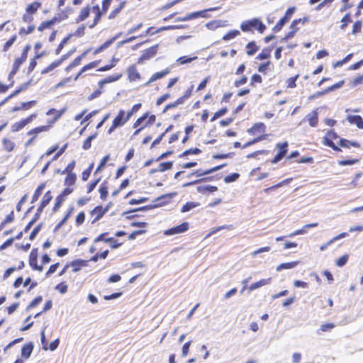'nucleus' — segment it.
Listing matches in <instances>:
<instances>
[{"label":"nucleus","instance_id":"1","mask_svg":"<svg viewBox=\"0 0 363 363\" xmlns=\"http://www.w3.org/2000/svg\"><path fill=\"white\" fill-rule=\"evenodd\" d=\"M240 29L243 32H252L254 30L263 33L266 30V26L257 18H253L242 21L240 23Z\"/></svg>","mask_w":363,"mask_h":363},{"label":"nucleus","instance_id":"2","mask_svg":"<svg viewBox=\"0 0 363 363\" xmlns=\"http://www.w3.org/2000/svg\"><path fill=\"white\" fill-rule=\"evenodd\" d=\"M123 110H120L117 116L113 119V124L108 130V133H111L116 128L123 125L129 118L125 116Z\"/></svg>","mask_w":363,"mask_h":363},{"label":"nucleus","instance_id":"3","mask_svg":"<svg viewBox=\"0 0 363 363\" xmlns=\"http://www.w3.org/2000/svg\"><path fill=\"white\" fill-rule=\"evenodd\" d=\"M28 50H29V47H26L21 53V56L20 57H18L17 59H16V60L13 63V69L9 75V79L12 78L16 74V73L18 72L20 66L21 65V64L27 58V53H28Z\"/></svg>","mask_w":363,"mask_h":363},{"label":"nucleus","instance_id":"4","mask_svg":"<svg viewBox=\"0 0 363 363\" xmlns=\"http://www.w3.org/2000/svg\"><path fill=\"white\" fill-rule=\"evenodd\" d=\"M37 117V114L36 113H33V114H31L29 117L25 118V119H23L18 122H16L15 123H13L12 125H11V131L12 132H17L20 130H21L22 128H23L27 124L30 123L34 118H35Z\"/></svg>","mask_w":363,"mask_h":363},{"label":"nucleus","instance_id":"5","mask_svg":"<svg viewBox=\"0 0 363 363\" xmlns=\"http://www.w3.org/2000/svg\"><path fill=\"white\" fill-rule=\"evenodd\" d=\"M189 224L187 222H184L177 226L172 228L164 231V234L166 235H173L175 234L183 233L188 230Z\"/></svg>","mask_w":363,"mask_h":363},{"label":"nucleus","instance_id":"6","mask_svg":"<svg viewBox=\"0 0 363 363\" xmlns=\"http://www.w3.org/2000/svg\"><path fill=\"white\" fill-rule=\"evenodd\" d=\"M307 120L309 123V125L311 127H316L318 123V108L312 111L309 113H308L305 118L301 121L300 124L304 121Z\"/></svg>","mask_w":363,"mask_h":363},{"label":"nucleus","instance_id":"7","mask_svg":"<svg viewBox=\"0 0 363 363\" xmlns=\"http://www.w3.org/2000/svg\"><path fill=\"white\" fill-rule=\"evenodd\" d=\"M156 47H150L143 51L141 57L138 59V63H142L145 60H150L156 54Z\"/></svg>","mask_w":363,"mask_h":363},{"label":"nucleus","instance_id":"8","mask_svg":"<svg viewBox=\"0 0 363 363\" xmlns=\"http://www.w3.org/2000/svg\"><path fill=\"white\" fill-rule=\"evenodd\" d=\"M272 282V278L269 277L267 279H262L258 281L252 283L249 287L248 290L249 291H252L254 290H256L260 287H262L266 285L270 284Z\"/></svg>","mask_w":363,"mask_h":363},{"label":"nucleus","instance_id":"9","mask_svg":"<svg viewBox=\"0 0 363 363\" xmlns=\"http://www.w3.org/2000/svg\"><path fill=\"white\" fill-rule=\"evenodd\" d=\"M109 206H107L106 208H103L102 206H96L92 211L91 214L93 216H96L95 218L93 220L92 223H94L99 220L108 210Z\"/></svg>","mask_w":363,"mask_h":363},{"label":"nucleus","instance_id":"10","mask_svg":"<svg viewBox=\"0 0 363 363\" xmlns=\"http://www.w3.org/2000/svg\"><path fill=\"white\" fill-rule=\"evenodd\" d=\"M121 76H122L121 74H117L107 77L106 78H105L103 80H101L99 82V88L102 89L105 84L111 83V82H114L118 80L121 77Z\"/></svg>","mask_w":363,"mask_h":363},{"label":"nucleus","instance_id":"11","mask_svg":"<svg viewBox=\"0 0 363 363\" xmlns=\"http://www.w3.org/2000/svg\"><path fill=\"white\" fill-rule=\"evenodd\" d=\"M302 21L301 18L294 20L292 21L291 26H290V31L288 32V33L286 35L285 38H293L294 34L296 33V31L298 30V28L297 27V25Z\"/></svg>","mask_w":363,"mask_h":363},{"label":"nucleus","instance_id":"12","mask_svg":"<svg viewBox=\"0 0 363 363\" xmlns=\"http://www.w3.org/2000/svg\"><path fill=\"white\" fill-rule=\"evenodd\" d=\"M347 120L352 124H355L357 127L363 129V118L360 116H347Z\"/></svg>","mask_w":363,"mask_h":363},{"label":"nucleus","instance_id":"13","mask_svg":"<svg viewBox=\"0 0 363 363\" xmlns=\"http://www.w3.org/2000/svg\"><path fill=\"white\" fill-rule=\"evenodd\" d=\"M33 345L32 343L24 345L21 349V357L25 359H28L32 353Z\"/></svg>","mask_w":363,"mask_h":363},{"label":"nucleus","instance_id":"14","mask_svg":"<svg viewBox=\"0 0 363 363\" xmlns=\"http://www.w3.org/2000/svg\"><path fill=\"white\" fill-rule=\"evenodd\" d=\"M216 9H217V8H211L208 9H205V10H202L200 11H196V12L191 13L189 14V16L190 20H193V19H195V18H197L199 17L206 18L207 17V16L206 15V12L215 11Z\"/></svg>","mask_w":363,"mask_h":363},{"label":"nucleus","instance_id":"15","mask_svg":"<svg viewBox=\"0 0 363 363\" xmlns=\"http://www.w3.org/2000/svg\"><path fill=\"white\" fill-rule=\"evenodd\" d=\"M128 78L130 81H136L140 79V76L135 65L130 66L128 69Z\"/></svg>","mask_w":363,"mask_h":363},{"label":"nucleus","instance_id":"16","mask_svg":"<svg viewBox=\"0 0 363 363\" xmlns=\"http://www.w3.org/2000/svg\"><path fill=\"white\" fill-rule=\"evenodd\" d=\"M169 72H170L169 69H166L162 72H156L150 77V80L147 82L146 84L149 85L152 82L164 77L166 74L169 73Z\"/></svg>","mask_w":363,"mask_h":363},{"label":"nucleus","instance_id":"17","mask_svg":"<svg viewBox=\"0 0 363 363\" xmlns=\"http://www.w3.org/2000/svg\"><path fill=\"white\" fill-rule=\"evenodd\" d=\"M64 112V109L61 111H57L54 108L50 109L48 111L46 112V115L50 116L54 114L55 116L52 120L48 121V123H54L59 118H60V116L63 114Z\"/></svg>","mask_w":363,"mask_h":363},{"label":"nucleus","instance_id":"18","mask_svg":"<svg viewBox=\"0 0 363 363\" xmlns=\"http://www.w3.org/2000/svg\"><path fill=\"white\" fill-rule=\"evenodd\" d=\"M50 129V125H42L37 128H35L30 131L28 132V135H33L34 138L39 133L42 132H47Z\"/></svg>","mask_w":363,"mask_h":363},{"label":"nucleus","instance_id":"19","mask_svg":"<svg viewBox=\"0 0 363 363\" xmlns=\"http://www.w3.org/2000/svg\"><path fill=\"white\" fill-rule=\"evenodd\" d=\"M298 261L282 263L277 267L276 270L277 272H280L283 269H293V268L296 267L298 265Z\"/></svg>","mask_w":363,"mask_h":363},{"label":"nucleus","instance_id":"20","mask_svg":"<svg viewBox=\"0 0 363 363\" xmlns=\"http://www.w3.org/2000/svg\"><path fill=\"white\" fill-rule=\"evenodd\" d=\"M36 254H34V250H33L30 253V266L34 269H36L38 271H43V267L42 266H38L37 264V257H36Z\"/></svg>","mask_w":363,"mask_h":363},{"label":"nucleus","instance_id":"21","mask_svg":"<svg viewBox=\"0 0 363 363\" xmlns=\"http://www.w3.org/2000/svg\"><path fill=\"white\" fill-rule=\"evenodd\" d=\"M86 265V261H85V260H76V261H74L71 264V266L72 267L73 272H77L78 271L80 270V269L82 267H84Z\"/></svg>","mask_w":363,"mask_h":363},{"label":"nucleus","instance_id":"22","mask_svg":"<svg viewBox=\"0 0 363 363\" xmlns=\"http://www.w3.org/2000/svg\"><path fill=\"white\" fill-rule=\"evenodd\" d=\"M138 37L133 36V37H130L126 39H122V40H119L117 43L122 45V44L133 43H134V45H140L143 43V42L138 41Z\"/></svg>","mask_w":363,"mask_h":363},{"label":"nucleus","instance_id":"23","mask_svg":"<svg viewBox=\"0 0 363 363\" xmlns=\"http://www.w3.org/2000/svg\"><path fill=\"white\" fill-rule=\"evenodd\" d=\"M217 190L218 188L216 186L211 185L199 186L197 187V191L201 194H205L207 191L214 192L216 191Z\"/></svg>","mask_w":363,"mask_h":363},{"label":"nucleus","instance_id":"24","mask_svg":"<svg viewBox=\"0 0 363 363\" xmlns=\"http://www.w3.org/2000/svg\"><path fill=\"white\" fill-rule=\"evenodd\" d=\"M224 165L217 166V167H213L212 169H208L207 171H205V172H203L201 169H198V170L196 171V177H201V176H203V175H206V174L213 173L214 172H216V171L220 169Z\"/></svg>","mask_w":363,"mask_h":363},{"label":"nucleus","instance_id":"25","mask_svg":"<svg viewBox=\"0 0 363 363\" xmlns=\"http://www.w3.org/2000/svg\"><path fill=\"white\" fill-rule=\"evenodd\" d=\"M34 104H35V101H30L28 102L22 103L21 106L13 107L12 109V111L15 112V111H20L21 109H28Z\"/></svg>","mask_w":363,"mask_h":363},{"label":"nucleus","instance_id":"26","mask_svg":"<svg viewBox=\"0 0 363 363\" xmlns=\"http://www.w3.org/2000/svg\"><path fill=\"white\" fill-rule=\"evenodd\" d=\"M240 35V32L238 30H231L228 33L223 36V39L224 40H229L235 38Z\"/></svg>","mask_w":363,"mask_h":363},{"label":"nucleus","instance_id":"27","mask_svg":"<svg viewBox=\"0 0 363 363\" xmlns=\"http://www.w3.org/2000/svg\"><path fill=\"white\" fill-rule=\"evenodd\" d=\"M224 22L222 21H213L206 23V26L210 30H214L217 28L224 26Z\"/></svg>","mask_w":363,"mask_h":363},{"label":"nucleus","instance_id":"28","mask_svg":"<svg viewBox=\"0 0 363 363\" xmlns=\"http://www.w3.org/2000/svg\"><path fill=\"white\" fill-rule=\"evenodd\" d=\"M199 206V203H197V202H187L186 204H184L182 206V208L181 209V211L182 213L188 212L190 210H191L194 208H196V207H197Z\"/></svg>","mask_w":363,"mask_h":363},{"label":"nucleus","instance_id":"29","mask_svg":"<svg viewBox=\"0 0 363 363\" xmlns=\"http://www.w3.org/2000/svg\"><path fill=\"white\" fill-rule=\"evenodd\" d=\"M45 184H42L38 186L37 189L35 190V191L33 196L32 202H35L38 199V198L42 194L43 191L45 189Z\"/></svg>","mask_w":363,"mask_h":363},{"label":"nucleus","instance_id":"30","mask_svg":"<svg viewBox=\"0 0 363 363\" xmlns=\"http://www.w3.org/2000/svg\"><path fill=\"white\" fill-rule=\"evenodd\" d=\"M343 84H344V81H341V82H338V83H337V84H334V85L327 88L324 91H323L321 92H318L316 94V96H320V95H322L323 94H325V93H328L329 91H332L336 89H338V88L341 87L343 85Z\"/></svg>","mask_w":363,"mask_h":363},{"label":"nucleus","instance_id":"31","mask_svg":"<svg viewBox=\"0 0 363 363\" xmlns=\"http://www.w3.org/2000/svg\"><path fill=\"white\" fill-rule=\"evenodd\" d=\"M352 56H353L352 53L347 55L343 60L334 62L333 65V67L334 68H336V67L342 66L343 65L348 62L351 60Z\"/></svg>","mask_w":363,"mask_h":363},{"label":"nucleus","instance_id":"32","mask_svg":"<svg viewBox=\"0 0 363 363\" xmlns=\"http://www.w3.org/2000/svg\"><path fill=\"white\" fill-rule=\"evenodd\" d=\"M96 65H97V62H90V63L87 64L86 65L82 67V69H81V71L79 72V73L76 76L74 79L77 80L83 72L96 67Z\"/></svg>","mask_w":363,"mask_h":363},{"label":"nucleus","instance_id":"33","mask_svg":"<svg viewBox=\"0 0 363 363\" xmlns=\"http://www.w3.org/2000/svg\"><path fill=\"white\" fill-rule=\"evenodd\" d=\"M97 133L89 136L86 140L84 142L82 148L85 150L90 149L91 146V141L96 138Z\"/></svg>","mask_w":363,"mask_h":363},{"label":"nucleus","instance_id":"34","mask_svg":"<svg viewBox=\"0 0 363 363\" xmlns=\"http://www.w3.org/2000/svg\"><path fill=\"white\" fill-rule=\"evenodd\" d=\"M40 4L39 2L35 1L30 4L26 8V12L29 13H34L37 11V10L40 7Z\"/></svg>","mask_w":363,"mask_h":363},{"label":"nucleus","instance_id":"35","mask_svg":"<svg viewBox=\"0 0 363 363\" xmlns=\"http://www.w3.org/2000/svg\"><path fill=\"white\" fill-rule=\"evenodd\" d=\"M77 177L74 174L69 173L65 179V184L67 186H72L75 184Z\"/></svg>","mask_w":363,"mask_h":363},{"label":"nucleus","instance_id":"36","mask_svg":"<svg viewBox=\"0 0 363 363\" xmlns=\"http://www.w3.org/2000/svg\"><path fill=\"white\" fill-rule=\"evenodd\" d=\"M59 343H60V340H59V339H56L55 340H54L53 342H52L49 345V346H48L47 345H43V349L44 350H51V351H54V350H55L57 348V347H58V345H59Z\"/></svg>","mask_w":363,"mask_h":363},{"label":"nucleus","instance_id":"37","mask_svg":"<svg viewBox=\"0 0 363 363\" xmlns=\"http://www.w3.org/2000/svg\"><path fill=\"white\" fill-rule=\"evenodd\" d=\"M340 145L342 147H349L350 145L355 147H359V145L357 142H351V141L344 140V139H341L340 140Z\"/></svg>","mask_w":363,"mask_h":363},{"label":"nucleus","instance_id":"38","mask_svg":"<svg viewBox=\"0 0 363 363\" xmlns=\"http://www.w3.org/2000/svg\"><path fill=\"white\" fill-rule=\"evenodd\" d=\"M172 167V162H162L160 163L157 168V170H158L160 172H162L165 170L170 169Z\"/></svg>","mask_w":363,"mask_h":363},{"label":"nucleus","instance_id":"39","mask_svg":"<svg viewBox=\"0 0 363 363\" xmlns=\"http://www.w3.org/2000/svg\"><path fill=\"white\" fill-rule=\"evenodd\" d=\"M264 130H265V126H264V123H256L255 125H254L253 127L250 130H248V132L249 133L256 132V131L264 132Z\"/></svg>","mask_w":363,"mask_h":363},{"label":"nucleus","instance_id":"40","mask_svg":"<svg viewBox=\"0 0 363 363\" xmlns=\"http://www.w3.org/2000/svg\"><path fill=\"white\" fill-rule=\"evenodd\" d=\"M323 143L324 145L330 147L334 150H340V149L335 145V143L333 142V140H331L330 138L325 137L323 138Z\"/></svg>","mask_w":363,"mask_h":363},{"label":"nucleus","instance_id":"41","mask_svg":"<svg viewBox=\"0 0 363 363\" xmlns=\"http://www.w3.org/2000/svg\"><path fill=\"white\" fill-rule=\"evenodd\" d=\"M147 117L148 113H147L142 116L141 117H140L139 118H138L137 121L133 124V128H136L139 126L141 127L142 125H143V122L147 118Z\"/></svg>","mask_w":363,"mask_h":363},{"label":"nucleus","instance_id":"42","mask_svg":"<svg viewBox=\"0 0 363 363\" xmlns=\"http://www.w3.org/2000/svg\"><path fill=\"white\" fill-rule=\"evenodd\" d=\"M3 144L4 148L9 152L13 150L15 146L14 143L11 140L6 138L3 140Z\"/></svg>","mask_w":363,"mask_h":363},{"label":"nucleus","instance_id":"43","mask_svg":"<svg viewBox=\"0 0 363 363\" xmlns=\"http://www.w3.org/2000/svg\"><path fill=\"white\" fill-rule=\"evenodd\" d=\"M240 177V174L238 173H233L232 174L228 175L224 178V182L225 183H230L235 182Z\"/></svg>","mask_w":363,"mask_h":363},{"label":"nucleus","instance_id":"44","mask_svg":"<svg viewBox=\"0 0 363 363\" xmlns=\"http://www.w3.org/2000/svg\"><path fill=\"white\" fill-rule=\"evenodd\" d=\"M347 260H348V255H345L339 257L336 260L335 264L338 267H343L344 265L346 264Z\"/></svg>","mask_w":363,"mask_h":363},{"label":"nucleus","instance_id":"45","mask_svg":"<svg viewBox=\"0 0 363 363\" xmlns=\"http://www.w3.org/2000/svg\"><path fill=\"white\" fill-rule=\"evenodd\" d=\"M196 59H197L196 56H194V57H187L186 56H183V57H179L177 60V62H179L182 65H184V64H186V63L191 62L193 60H195Z\"/></svg>","mask_w":363,"mask_h":363},{"label":"nucleus","instance_id":"46","mask_svg":"<svg viewBox=\"0 0 363 363\" xmlns=\"http://www.w3.org/2000/svg\"><path fill=\"white\" fill-rule=\"evenodd\" d=\"M182 104V99H178L174 103H171V104H167L164 107V109L163 112H166L167 110H169L170 108H176L177 106H179V105H180Z\"/></svg>","mask_w":363,"mask_h":363},{"label":"nucleus","instance_id":"47","mask_svg":"<svg viewBox=\"0 0 363 363\" xmlns=\"http://www.w3.org/2000/svg\"><path fill=\"white\" fill-rule=\"evenodd\" d=\"M35 29V26L33 25H30L27 28V29H25L24 28H22L19 30V34L21 35H28L31 33Z\"/></svg>","mask_w":363,"mask_h":363},{"label":"nucleus","instance_id":"48","mask_svg":"<svg viewBox=\"0 0 363 363\" xmlns=\"http://www.w3.org/2000/svg\"><path fill=\"white\" fill-rule=\"evenodd\" d=\"M52 199V196L50 191H48L43 196V200L41 201L42 207H45Z\"/></svg>","mask_w":363,"mask_h":363},{"label":"nucleus","instance_id":"49","mask_svg":"<svg viewBox=\"0 0 363 363\" xmlns=\"http://www.w3.org/2000/svg\"><path fill=\"white\" fill-rule=\"evenodd\" d=\"M141 107V104H135L130 111H129L128 113H127V116L128 118L130 119V118L135 113H136Z\"/></svg>","mask_w":363,"mask_h":363},{"label":"nucleus","instance_id":"50","mask_svg":"<svg viewBox=\"0 0 363 363\" xmlns=\"http://www.w3.org/2000/svg\"><path fill=\"white\" fill-rule=\"evenodd\" d=\"M94 167V164L92 163L89 167L88 169H86V170H84L83 172H82V179L84 181H86L88 179V178L90 176V174L91 172V170H92V168Z\"/></svg>","mask_w":363,"mask_h":363},{"label":"nucleus","instance_id":"51","mask_svg":"<svg viewBox=\"0 0 363 363\" xmlns=\"http://www.w3.org/2000/svg\"><path fill=\"white\" fill-rule=\"evenodd\" d=\"M55 289L58 290L60 294H64L67 291V285L64 283H60L55 286Z\"/></svg>","mask_w":363,"mask_h":363},{"label":"nucleus","instance_id":"52","mask_svg":"<svg viewBox=\"0 0 363 363\" xmlns=\"http://www.w3.org/2000/svg\"><path fill=\"white\" fill-rule=\"evenodd\" d=\"M298 76H299L298 74H296L295 77L289 78L286 82L287 86L289 88L296 87V81L298 79Z\"/></svg>","mask_w":363,"mask_h":363},{"label":"nucleus","instance_id":"53","mask_svg":"<svg viewBox=\"0 0 363 363\" xmlns=\"http://www.w3.org/2000/svg\"><path fill=\"white\" fill-rule=\"evenodd\" d=\"M226 112H227L226 108H222V109L219 110L218 111L216 112L211 119V121H213L216 119L223 116V115L225 114Z\"/></svg>","mask_w":363,"mask_h":363},{"label":"nucleus","instance_id":"54","mask_svg":"<svg viewBox=\"0 0 363 363\" xmlns=\"http://www.w3.org/2000/svg\"><path fill=\"white\" fill-rule=\"evenodd\" d=\"M284 19L282 18L279 21V22L275 25L273 28V30L274 32H278L281 30L282 27L286 24Z\"/></svg>","mask_w":363,"mask_h":363},{"label":"nucleus","instance_id":"55","mask_svg":"<svg viewBox=\"0 0 363 363\" xmlns=\"http://www.w3.org/2000/svg\"><path fill=\"white\" fill-rule=\"evenodd\" d=\"M89 9L88 8H84L82 9L79 18L81 21H84L85 18H86L89 16Z\"/></svg>","mask_w":363,"mask_h":363},{"label":"nucleus","instance_id":"56","mask_svg":"<svg viewBox=\"0 0 363 363\" xmlns=\"http://www.w3.org/2000/svg\"><path fill=\"white\" fill-rule=\"evenodd\" d=\"M191 343V342L189 341L184 344L182 350L183 357H186L188 354Z\"/></svg>","mask_w":363,"mask_h":363},{"label":"nucleus","instance_id":"57","mask_svg":"<svg viewBox=\"0 0 363 363\" xmlns=\"http://www.w3.org/2000/svg\"><path fill=\"white\" fill-rule=\"evenodd\" d=\"M276 147L279 149V152H281L283 150H284V155L287 152V147H288V143L284 142L283 143H277Z\"/></svg>","mask_w":363,"mask_h":363},{"label":"nucleus","instance_id":"58","mask_svg":"<svg viewBox=\"0 0 363 363\" xmlns=\"http://www.w3.org/2000/svg\"><path fill=\"white\" fill-rule=\"evenodd\" d=\"M110 159V157L109 155H106L103 159L101 161L99 167H97L96 170V172H99L106 164V163Z\"/></svg>","mask_w":363,"mask_h":363},{"label":"nucleus","instance_id":"59","mask_svg":"<svg viewBox=\"0 0 363 363\" xmlns=\"http://www.w3.org/2000/svg\"><path fill=\"white\" fill-rule=\"evenodd\" d=\"M43 300L42 296H38L35 299H33L31 303L28 306V308H34L38 306Z\"/></svg>","mask_w":363,"mask_h":363},{"label":"nucleus","instance_id":"60","mask_svg":"<svg viewBox=\"0 0 363 363\" xmlns=\"http://www.w3.org/2000/svg\"><path fill=\"white\" fill-rule=\"evenodd\" d=\"M270 249H271L270 247H263L259 248L258 250L254 251L252 253V255L253 257H255L256 255H257L260 253L269 252L270 250Z\"/></svg>","mask_w":363,"mask_h":363},{"label":"nucleus","instance_id":"61","mask_svg":"<svg viewBox=\"0 0 363 363\" xmlns=\"http://www.w3.org/2000/svg\"><path fill=\"white\" fill-rule=\"evenodd\" d=\"M85 54H86V52H84L81 56H79L78 57L74 59V60L70 64V65L68 68H72V67H74L79 65L81 62L82 57L85 55Z\"/></svg>","mask_w":363,"mask_h":363},{"label":"nucleus","instance_id":"62","mask_svg":"<svg viewBox=\"0 0 363 363\" xmlns=\"http://www.w3.org/2000/svg\"><path fill=\"white\" fill-rule=\"evenodd\" d=\"M14 219L13 211H11L8 216H6L4 220L2 222V225H5L6 223H11Z\"/></svg>","mask_w":363,"mask_h":363},{"label":"nucleus","instance_id":"63","mask_svg":"<svg viewBox=\"0 0 363 363\" xmlns=\"http://www.w3.org/2000/svg\"><path fill=\"white\" fill-rule=\"evenodd\" d=\"M100 196L101 199H105L108 194V189L106 186H101L99 189Z\"/></svg>","mask_w":363,"mask_h":363},{"label":"nucleus","instance_id":"64","mask_svg":"<svg viewBox=\"0 0 363 363\" xmlns=\"http://www.w3.org/2000/svg\"><path fill=\"white\" fill-rule=\"evenodd\" d=\"M362 83H363V74L354 79L353 81L352 82V85L353 86H356Z\"/></svg>","mask_w":363,"mask_h":363}]
</instances>
